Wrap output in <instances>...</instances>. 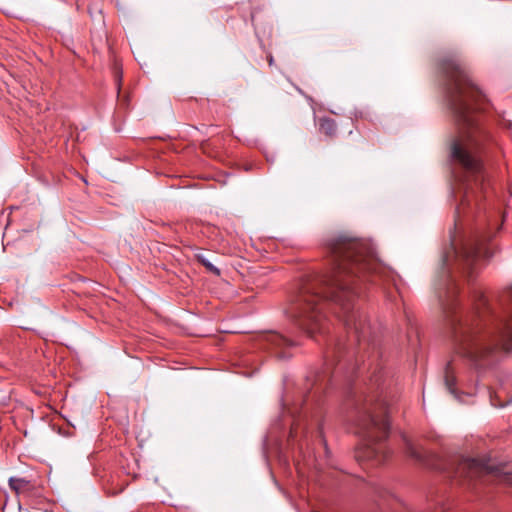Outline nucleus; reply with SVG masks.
Listing matches in <instances>:
<instances>
[{
  "label": "nucleus",
  "instance_id": "1",
  "mask_svg": "<svg viewBox=\"0 0 512 512\" xmlns=\"http://www.w3.org/2000/svg\"><path fill=\"white\" fill-rule=\"evenodd\" d=\"M331 258L330 271L302 281L286 313L306 333L322 332L326 320L324 306L329 299L339 308L335 313L357 342L365 340L370 327L363 312L355 307L359 295L357 283L376 272L372 244L345 235L326 241Z\"/></svg>",
  "mask_w": 512,
  "mask_h": 512
},
{
  "label": "nucleus",
  "instance_id": "2",
  "mask_svg": "<svg viewBox=\"0 0 512 512\" xmlns=\"http://www.w3.org/2000/svg\"><path fill=\"white\" fill-rule=\"evenodd\" d=\"M441 72L445 78L448 104L457 126V135L450 143V155L461 170L456 176L463 190V199L457 208L460 215L472 202L478 205L480 193L485 190L486 174L481 149L486 133L477 118L482 95L456 59L444 60Z\"/></svg>",
  "mask_w": 512,
  "mask_h": 512
},
{
  "label": "nucleus",
  "instance_id": "3",
  "mask_svg": "<svg viewBox=\"0 0 512 512\" xmlns=\"http://www.w3.org/2000/svg\"><path fill=\"white\" fill-rule=\"evenodd\" d=\"M509 307L506 319L497 328H488L479 319L480 309L487 305L481 290L473 292L475 311L464 315L453 312L450 324L455 353L476 367H484L493 359L497 350H512V288L507 293Z\"/></svg>",
  "mask_w": 512,
  "mask_h": 512
},
{
  "label": "nucleus",
  "instance_id": "4",
  "mask_svg": "<svg viewBox=\"0 0 512 512\" xmlns=\"http://www.w3.org/2000/svg\"><path fill=\"white\" fill-rule=\"evenodd\" d=\"M385 410L384 401L374 402L369 399L358 411L355 432L362 435L365 441V446L357 453L358 459L378 462L386 459L382 442L388 436L389 422Z\"/></svg>",
  "mask_w": 512,
  "mask_h": 512
},
{
  "label": "nucleus",
  "instance_id": "5",
  "mask_svg": "<svg viewBox=\"0 0 512 512\" xmlns=\"http://www.w3.org/2000/svg\"><path fill=\"white\" fill-rule=\"evenodd\" d=\"M457 259L464 269L472 273L476 262L480 259H488L491 257L490 250L484 239L473 238L467 241L461 251L454 249Z\"/></svg>",
  "mask_w": 512,
  "mask_h": 512
},
{
  "label": "nucleus",
  "instance_id": "6",
  "mask_svg": "<svg viewBox=\"0 0 512 512\" xmlns=\"http://www.w3.org/2000/svg\"><path fill=\"white\" fill-rule=\"evenodd\" d=\"M492 467L487 463H483L477 459L463 458L459 461L454 477L461 479H472L483 474L490 473Z\"/></svg>",
  "mask_w": 512,
  "mask_h": 512
},
{
  "label": "nucleus",
  "instance_id": "7",
  "mask_svg": "<svg viewBox=\"0 0 512 512\" xmlns=\"http://www.w3.org/2000/svg\"><path fill=\"white\" fill-rule=\"evenodd\" d=\"M336 123L333 119L324 117L319 120V130L325 135L332 137L336 133Z\"/></svg>",
  "mask_w": 512,
  "mask_h": 512
},
{
  "label": "nucleus",
  "instance_id": "8",
  "mask_svg": "<svg viewBox=\"0 0 512 512\" xmlns=\"http://www.w3.org/2000/svg\"><path fill=\"white\" fill-rule=\"evenodd\" d=\"M455 384H456V379L453 374V366H452V363L449 362L446 367L445 385H446L447 389L449 390V392L451 394L455 395V397L457 399H459V396L457 395L456 390H455Z\"/></svg>",
  "mask_w": 512,
  "mask_h": 512
},
{
  "label": "nucleus",
  "instance_id": "9",
  "mask_svg": "<svg viewBox=\"0 0 512 512\" xmlns=\"http://www.w3.org/2000/svg\"><path fill=\"white\" fill-rule=\"evenodd\" d=\"M266 341L274 347L291 345V341L277 333H270L266 336Z\"/></svg>",
  "mask_w": 512,
  "mask_h": 512
},
{
  "label": "nucleus",
  "instance_id": "10",
  "mask_svg": "<svg viewBox=\"0 0 512 512\" xmlns=\"http://www.w3.org/2000/svg\"><path fill=\"white\" fill-rule=\"evenodd\" d=\"M28 485L29 481H27L24 478L11 477L9 479V486L16 494H20L21 492L26 490Z\"/></svg>",
  "mask_w": 512,
  "mask_h": 512
},
{
  "label": "nucleus",
  "instance_id": "11",
  "mask_svg": "<svg viewBox=\"0 0 512 512\" xmlns=\"http://www.w3.org/2000/svg\"><path fill=\"white\" fill-rule=\"evenodd\" d=\"M197 259H198V261H199L203 266H205V267H206V269H207L208 271H210L211 273H213V274H215V275H217V276H218V275H220V270H219L216 266H214V265H213V264H212V263H211V262H210V261L205 257V255H203V254H198V255H197Z\"/></svg>",
  "mask_w": 512,
  "mask_h": 512
},
{
  "label": "nucleus",
  "instance_id": "12",
  "mask_svg": "<svg viewBox=\"0 0 512 512\" xmlns=\"http://www.w3.org/2000/svg\"><path fill=\"white\" fill-rule=\"evenodd\" d=\"M403 440L406 443L407 451L409 454L416 459H420L421 455L413 448L411 442L405 436L403 437Z\"/></svg>",
  "mask_w": 512,
  "mask_h": 512
}]
</instances>
